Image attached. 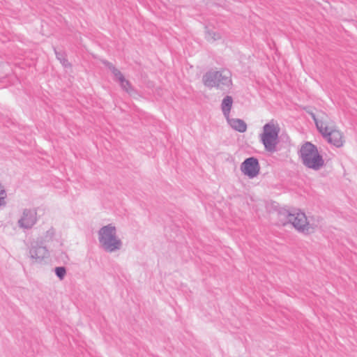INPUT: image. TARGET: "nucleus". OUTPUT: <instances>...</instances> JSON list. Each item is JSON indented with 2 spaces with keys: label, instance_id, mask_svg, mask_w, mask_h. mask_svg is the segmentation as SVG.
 Returning <instances> with one entry per match:
<instances>
[{
  "label": "nucleus",
  "instance_id": "ddd939ff",
  "mask_svg": "<svg viewBox=\"0 0 357 357\" xmlns=\"http://www.w3.org/2000/svg\"><path fill=\"white\" fill-rule=\"evenodd\" d=\"M56 275L60 279L63 280L66 273V269L63 266L56 267L54 270Z\"/></svg>",
  "mask_w": 357,
  "mask_h": 357
},
{
  "label": "nucleus",
  "instance_id": "4468645a",
  "mask_svg": "<svg viewBox=\"0 0 357 357\" xmlns=\"http://www.w3.org/2000/svg\"><path fill=\"white\" fill-rule=\"evenodd\" d=\"M104 251L107 253H112L118 250L120 247H102Z\"/></svg>",
  "mask_w": 357,
  "mask_h": 357
},
{
  "label": "nucleus",
  "instance_id": "f257e3e1",
  "mask_svg": "<svg viewBox=\"0 0 357 357\" xmlns=\"http://www.w3.org/2000/svg\"><path fill=\"white\" fill-rule=\"evenodd\" d=\"M312 118L317 129L328 142L337 147H340L344 144V137L342 132L326 113L318 112L312 114Z\"/></svg>",
  "mask_w": 357,
  "mask_h": 357
},
{
  "label": "nucleus",
  "instance_id": "423d86ee",
  "mask_svg": "<svg viewBox=\"0 0 357 357\" xmlns=\"http://www.w3.org/2000/svg\"><path fill=\"white\" fill-rule=\"evenodd\" d=\"M99 238L105 245H116L120 242L116 236V229L111 225L103 227L99 231Z\"/></svg>",
  "mask_w": 357,
  "mask_h": 357
},
{
  "label": "nucleus",
  "instance_id": "9d476101",
  "mask_svg": "<svg viewBox=\"0 0 357 357\" xmlns=\"http://www.w3.org/2000/svg\"><path fill=\"white\" fill-rule=\"evenodd\" d=\"M36 220V213L33 210H25L20 220V225L26 228L31 227Z\"/></svg>",
  "mask_w": 357,
  "mask_h": 357
},
{
  "label": "nucleus",
  "instance_id": "7ed1b4c3",
  "mask_svg": "<svg viewBox=\"0 0 357 357\" xmlns=\"http://www.w3.org/2000/svg\"><path fill=\"white\" fill-rule=\"evenodd\" d=\"M303 163L308 168L319 169L324 165V160L317 147L310 142L305 143L300 149Z\"/></svg>",
  "mask_w": 357,
  "mask_h": 357
},
{
  "label": "nucleus",
  "instance_id": "20e7f679",
  "mask_svg": "<svg viewBox=\"0 0 357 357\" xmlns=\"http://www.w3.org/2000/svg\"><path fill=\"white\" fill-rule=\"evenodd\" d=\"M204 82L208 87H216L220 90L227 91L232 86L231 74L227 70L210 72L204 77Z\"/></svg>",
  "mask_w": 357,
  "mask_h": 357
},
{
  "label": "nucleus",
  "instance_id": "39448f33",
  "mask_svg": "<svg viewBox=\"0 0 357 357\" xmlns=\"http://www.w3.org/2000/svg\"><path fill=\"white\" fill-rule=\"evenodd\" d=\"M280 128L274 121H271L264 126L263 133L261 135V141L268 151H273L278 143Z\"/></svg>",
  "mask_w": 357,
  "mask_h": 357
},
{
  "label": "nucleus",
  "instance_id": "0eeeda50",
  "mask_svg": "<svg viewBox=\"0 0 357 357\" xmlns=\"http://www.w3.org/2000/svg\"><path fill=\"white\" fill-rule=\"evenodd\" d=\"M241 170L245 175H248L250 177L257 176L259 171L257 160L253 158H248L243 163Z\"/></svg>",
  "mask_w": 357,
  "mask_h": 357
},
{
  "label": "nucleus",
  "instance_id": "1a4fd4ad",
  "mask_svg": "<svg viewBox=\"0 0 357 357\" xmlns=\"http://www.w3.org/2000/svg\"><path fill=\"white\" fill-rule=\"evenodd\" d=\"M109 68L112 73H113L116 80L120 83L121 88L127 93H131L132 91L131 84L129 82V81L125 78L124 75L121 73V72L119 71L114 66H113L112 64L109 65Z\"/></svg>",
  "mask_w": 357,
  "mask_h": 357
},
{
  "label": "nucleus",
  "instance_id": "f8f14e48",
  "mask_svg": "<svg viewBox=\"0 0 357 357\" xmlns=\"http://www.w3.org/2000/svg\"><path fill=\"white\" fill-rule=\"evenodd\" d=\"M232 98L229 96H226L222 102L221 108L226 119H228V117L229 116V113L232 107Z\"/></svg>",
  "mask_w": 357,
  "mask_h": 357
},
{
  "label": "nucleus",
  "instance_id": "9b49d317",
  "mask_svg": "<svg viewBox=\"0 0 357 357\" xmlns=\"http://www.w3.org/2000/svg\"><path fill=\"white\" fill-rule=\"evenodd\" d=\"M227 120L228 123H229V125L234 129H235L236 130H237L238 132H243L247 129V126H246L245 123L241 119H230L229 116L228 119H227Z\"/></svg>",
  "mask_w": 357,
  "mask_h": 357
},
{
  "label": "nucleus",
  "instance_id": "6e6552de",
  "mask_svg": "<svg viewBox=\"0 0 357 357\" xmlns=\"http://www.w3.org/2000/svg\"><path fill=\"white\" fill-rule=\"evenodd\" d=\"M30 258L36 263H41L50 256L47 247H31L29 249Z\"/></svg>",
  "mask_w": 357,
  "mask_h": 357
},
{
  "label": "nucleus",
  "instance_id": "f03ea898",
  "mask_svg": "<svg viewBox=\"0 0 357 357\" xmlns=\"http://www.w3.org/2000/svg\"><path fill=\"white\" fill-rule=\"evenodd\" d=\"M278 221L279 224L282 225L291 222L297 230L307 234L313 232L318 227V225L314 221H308L305 214L300 211L293 213L282 212L278 216Z\"/></svg>",
  "mask_w": 357,
  "mask_h": 357
}]
</instances>
